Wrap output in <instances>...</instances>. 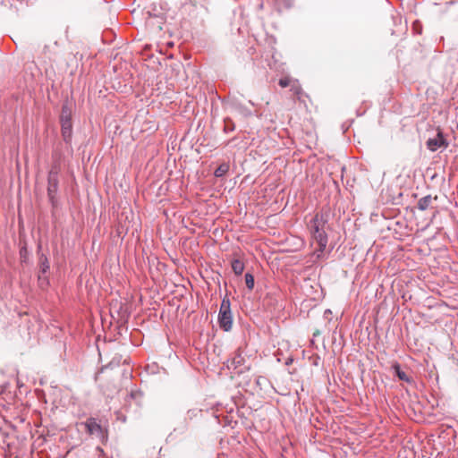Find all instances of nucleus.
Segmentation results:
<instances>
[{"label": "nucleus", "mask_w": 458, "mask_h": 458, "mask_svg": "<svg viewBox=\"0 0 458 458\" xmlns=\"http://www.w3.org/2000/svg\"><path fill=\"white\" fill-rule=\"evenodd\" d=\"M327 223V216L324 213H317L308 223V228L312 239L318 243V249L316 250L318 257L323 253L327 245V235L326 233V225Z\"/></svg>", "instance_id": "1"}, {"label": "nucleus", "mask_w": 458, "mask_h": 458, "mask_svg": "<svg viewBox=\"0 0 458 458\" xmlns=\"http://www.w3.org/2000/svg\"><path fill=\"white\" fill-rule=\"evenodd\" d=\"M219 326L225 331H229L233 326V318L230 310V301L228 299H224L220 306L218 315Z\"/></svg>", "instance_id": "2"}, {"label": "nucleus", "mask_w": 458, "mask_h": 458, "mask_svg": "<svg viewBox=\"0 0 458 458\" xmlns=\"http://www.w3.org/2000/svg\"><path fill=\"white\" fill-rule=\"evenodd\" d=\"M61 127H62V135L65 141H69L72 137V118H71V111L69 108L64 106L62 109L61 114Z\"/></svg>", "instance_id": "3"}, {"label": "nucleus", "mask_w": 458, "mask_h": 458, "mask_svg": "<svg viewBox=\"0 0 458 458\" xmlns=\"http://www.w3.org/2000/svg\"><path fill=\"white\" fill-rule=\"evenodd\" d=\"M448 143L444 138L442 131H438L437 136L433 139H428L427 140V147L431 151H436L440 148H446Z\"/></svg>", "instance_id": "4"}, {"label": "nucleus", "mask_w": 458, "mask_h": 458, "mask_svg": "<svg viewBox=\"0 0 458 458\" xmlns=\"http://www.w3.org/2000/svg\"><path fill=\"white\" fill-rule=\"evenodd\" d=\"M57 189H58L57 171H54L52 169L48 174V184H47V193H48V196L51 200L54 199L55 194L56 193Z\"/></svg>", "instance_id": "5"}, {"label": "nucleus", "mask_w": 458, "mask_h": 458, "mask_svg": "<svg viewBox=\"0 0 458 458\" xmlns=\"http://www.w3.org/2000/svg\"><path fill=\"white\" fill-rule=\"evenodd\" d=\"M83 425L86 428L87 432L89 435H97V436H102L103 430L101 426L97 422V420L93 418L88 419Z\"/></svg>", "instance_id": "6"}, {"label": "nucleus", "mask_w": 458, "mask_h": 458, "mask_svg": "<svg viewBox=\"0 0 458 458\" xmlns=\"http://www.w3.org/2000/svg\"><path fill=\"white\" fill-rule=\"evenodd\" d=\"M232 269L235 275L240 276L244 270V264L241 259H235L231 262Z\"/></svg>", "instance_id": "7"}, {"label": "nucleus", "mask_w": 458, "mask_h": 458, "mask_svg": "<svg viewBox=\"0 0 458 458\" xmlns=\"http://www.w3.org/2000/svg\"><path fill=\"white\" fill-rule=\"evenodd\" d=\"M395 373H396V376L399 377L400 380H403V381H405V382H411V378L409 377V376L401 369L400 368V365L399 364H394L393 366Z\"/></svg>", "instance_id": "8"}, {"label": "nucleus", "mask_w": 458, "mask_h": 458, "mask_svg": "<svg viewBox=\"0 0 458 458\" xmlns=\"http://www.w3.org/2000/svg\"><path fill=\"white\" fill-rule=\"evenodd\" d=\"M290 91L298 98V99H301V96L302 95V89L299 82L297 81H293L290 87Z\"/></svg>", "instance_id": "9"}, {"label": "nucleus", "mask_w": 458, "mask_h": 458, "mask_svg": "<svg viewBox=\"0 0 458 458\" xmlns=\"http://www.w3.org/2000/svg\"><path fill=\"white\" fill-rule=\"evenodd\" d=\"M229 171V164L223 163L221 164L216 170H215V175L216 177H222Z\"/></svg>", "instance_id": "10"}, {"label": "nucleus", "mask_w": 458, "mask_h": 458, "mask_svg": "<svg viewBox=\"0 0 458 458\" xmlns=\"http://www.w3.org/2000/svg\"><path fill=\"white\" fill-rule=\"evenodd\" d=\"M39 268L42 273H46L49 268L48 259L45 255H41L39 258Z\"/></svg>", "instance_id": "11"}, {"label": "nucleus", "mask_w": 458, "mask_h": 458, "mask_svg": "<svg viewBox=\"0 0 458 458\" xmlns=\"http://www.w3.org/2000/svg\"><path fill=\"white\" fill-rule=\"evenodd\" d=\"M430 202H431V198L429 196L424 197L419 200L418 208L420 210H425L428 208Z\"/></svg>", "instance_id": "12"}, {"label": "nucleus", "mask_w": 458, "mask_h": 458, "mask_svg": "<svg viewBox=\"0 0 458 458\" xmlns=\"http://www.w3.org/2000/svg\"><path fill=\"white\" fill-rule=\"evenodd\" d=\"M245 284L249 290H252L254 287V276L250 274H245Z\"/></svg>", "instance_id": "13"}, {"label": "nucleus", "mask_w": 458, "mask_h": 458, "mask_svg": "<svg viewBox=\"0 0 458 458\" xmlns=\"http://www.w3.org/2000/svg\"><path fill=\"white\" fill-rule=\"evenodd\" d=\"M293 82V80H292L291 78L289 77H284V78H281L278 81V84L282 87V88H286V87H291L292 83Z\"/></svg>", "instance_id": "14"}, {"label": "nucleus", "mask_w": 458, "mask_h": 458, "mask_svg": "<svg viewBox=\"0 0 458 458\" xmlns=\"http://www.w3.org/2000/svg\"><path fill=\"white\" fill-rule=\"evenodd\" d=\"M204 0H191V3L193 4V5H197L199 4H201Z\"/></svg>", "instance_id": "15"}, {"label": "nucleus", "mask_w": 458, "mask_h": 458, "mask_svg": "<svg viewBox=\"0 0 458 458\" xmlns=\"http://www.w3.org/2000/svg\"><path fill=\"white\" fill-rule=\"evenodd\" d=\"M44 53H45L46 55H47V54H51V53H50V50H49V47H48V46H46V47H44ZM48 57H49V58L51 57V56H50V55H48Z\"/></svg>", "instance_id": "16"}]
</instances>
